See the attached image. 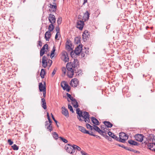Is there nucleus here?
<instances>
[{"mask_svg": "<svg viewBox=\"0 0 155 155\" xmlns=\"http://www.w3.org/2000/svg\"><path fill=\"white\" fill-rule=\"evenodd\" d=\"M84 25V21H78L77 22V28L80 30H82Z\"/></svg>", "mask_w": 155, "mask_h": 155, "instance_id": "10", "label": "nucleus"}, {"mask_svg": "<svg viewBox=\"0 0 155 155\" xmlns=\"http://www.w3.org/2000/svg\"><path fill=\"white\" fill-rule=\"evenodd\" d=\"M56 31L57 32V33H59V32H60V28H59V26H58H58L56 27Z\"/></svg>", "mask_w": 155, "mask_h": 155, "instance_id": "57", "label": "nucleus"}, {"mask_svg": "<svg viewBox=\"0 0 155 155\" xmlns=\"http://www.w3.org/2000/svg\"><path fill=\"white\" fill-rule=\"evenodd\" d=\"M44 86L43 85L42 83H39V88L40 92L46 91V83L45 82H44Z\"/></svg>", "mask_w": 155, "mask_h": 155, "instance_id": "11", "label": "nucleus"}, {"mask_svg": "<svg viewBox=\"0 0 155 155\" xmlns=\"http://www.w3.org/2000/svg\"><path fill=\"white\" fill-rule=\"evenodd\" d=\"M56 72V70H55V69H54L52 73V76H53L55 74Z\"/></svg>", "mask_w": 155, "mask_h": 155, "instance_id": "60", "label": "nucleus"}, {"mask_svg": "<svg viewBox=\"0 0 155 155\" xmlns=\"http://www.w3.org/2000/svg\"><path fill=\"white\" fill-rule=\"evenodd\" d=\"M49 7L50 8L49 10L51 12H56L57 8L56 5H52L51 4Z\"/></svg>", "mask_w": 155, "mask_h": 155, "instance_id": "16", "label": "nucleus"}, {"mask_svg": "<svg viewBox=\"0 0 155 155\" xmlns=\"http://www.w3.org/2000/svg\"><path fill=\"white\" fill-rule=\"evenodd\" d=\"M53 137L56 140H57L58 138V134L55 132H54L52 134Z\"/></svg>", "mask_w": 155, "mask_h": 155, "instance_id": "32", "label": "nucleus"}, {"mask_svg": "<svg viewBox=\"0 0 155 155\" xmlns=\"http://www.w3.org/2000/svg\"><path fill=\"white\" fill-rule=\"evenodd\" d=\"M61 86L63 90L69 92L71 89L70 87L65 81H63L61 83Z\"/></svg>", "mask_w": 155, "mask_h": 155, "instance_id": "2", "label": "nucleus"}, {"mask_svg": "<svg viewBox=\"0 0 155 155\" xmlns=\"http://www.w3.org/2000/svg\"><path fill=\"white\" fill-rule=\"evenodd\" d=\"M128 138V135L126 134L125 133L121 132L119 134V138H126V137Z\"/></svg>", "mask_w": 155, "mask_h": 155, "instance_id": "26", "label": "nucleus"}, {"mask_svg": "<svg viewBox=\"0 0 155 155\" xmlns=\"http://www.w3.org/2000/svg\"><path fill=\"white\" fill-rule=\"evenodd\" d=\"M88 35H87L86 34H84L83 33L82 35L83 36V41H84L85 42L87 40V38H88Z\"/></svg>", "mask_w": 155, "mask_h": 155, "instance_id": "31", "label": "nucleus"}, {"mask_svg": "<svg viewBox=\"0 0 155 155\" xmlns=\"http://www.w3.org/2000/svg\"><path fill=\"white\" fill-rule=\"evenodd\" d=\"M82 45H79L75 48L74 51V53L76 55H79L80 53L82 52Z\"/></svg>", "mask_w": 155, "mask_h": 155, "instance_id": "7", "label": "nucleus"}, {"mask_svg": "<svg viewBox=\"0 0 155 155\" xmlns=\"http://www.w3.org/2000/svg\"><path fill=\"white\" fill-rule=\"evenodd\" d=\"M83 34H86L88 35H89L88 34V32L87 30H85L83 32Z\"/></svg>", "mask_w": 155, "mask_h": 155, "instance_id": "64", "label": "nucleus"}, {"mask_svg": "<svg viewBox=\"0 0 155 155\" xmlns=\"http://www.w3.org/2000/svg\"><path fill=\"white\" fill-rule=\"evenodd\" d=\"M72 64L74 70L75 71L74 72H76V69H77L79 67V64L78 60L77 59H74Z\"/></svg>", "mask_w": 155, "mask_h": 155, "instance_id": "4", "label": "nucleus"}, {"mask_svg": "<svg viewBox=\"0 0 155 155\" xmlns=\"http://www.w3.org/2000/svg\"><path fill=\"white\" fill-rule=\"evenodd\" d=\"M12 149L15 150H18L19 149V147L15 144H14L12 146Z\"/></svg>", "mask_w": 155, "mask_h": 155, "instance_id": "34", "label": "nucleus"}, {"mask_svg": "<svg viewBox=\"0 0 155 155\" xmlns=\"http://www.w3.org/2000/svg\"><path fill=\"white\" fill-rule=\"evenodd\" d=\"M42 66L44 68L46 67L47 65V61L42 60Z\"/></svg>", "mask_w": 155, "mask_h": 155, "instance_id": "33", "label": "nucleus"}, {"mask_svg": "<svg viewBox=\"0 0 155 155\" xmlns=\"http://www.w3.org/2000/svg\"><path fill=\"white\" fill-rule=\"evenodd\" d=\"M47 128L48 130L49 131L51 132L53 130L52 126V124H49V125L47 126Z\"/></svg>", "mask_w": 155, "mask_h": 155, "instance_id": "36", "label": "nucleus"}, {"mask_svg": "<svg viewBox=\"0 0 155 155\" xmlns=\"http://www.w3.org/2000/svg\"><path fill=\"white\" fill-rule=\"evenodd\" d=\"M104 134H107L106 131L105 130L103 131V130H101V132L100 135L102 136L103 135H104Z\"/></svg>", "mask_w": 155, "mask_h": 155, "instance_id": "54", "label": "nucleus"}, {"mask_svg": "<svg viewBox=\"0 0 155 155\" xmlns=\"http://www.w3.org/2000/svg\"><path fill=\"white\" fill-rule=\"evenodd\" d=\"M66 67L68 71H72V70H74L73 67L71 62L68 63Z\"/></svg>", "mask_w": 155, "mask_h": 155, "instance_id": "18", "label": "nucleus"}, {"mask_svg": "<svg viewBox=\"0 0 155 155\" xmlns=\"http://www.w3.org/2000/svg\"><path fill=\"white\" fill-rule=\"evenodd\" d=\"M82 119L83 120V121L84 120L86 123L87 122L88 123H89L90 122V117L85 120H83V119Z\"/></svg>", "mask_w": 155, "mask_h": 155, "instance_id": "48", "label": "nucleus"}, {"mask_svg": "<svg viewBox=\"0 0 155 155\" xmlns=\"http://www.w3.org/2000/svg\"><path fill=\"white\" fill-rule=\"evenodd\" d=\"M72 147L73 148L72 151L73 152H74V153L75 152V150L78 151H80L81 150V148L76 145H73Z\"/></svg>", "mask_w": 155, "mask_h": 155, "instance_id": "23", "label": "nucleus"}, {"mask_svg": "<svg viewBox=\"0 0 155 155\" xmlns=\"http://www.w3.org/2000/svg\"><path fill=\"white\" fill-rule=\"evenodd\" d=\"M74 70L68 71L67 72V76L70 78H72L73 76L74 73Z\"/></svg>", "mask_w": 155, "mask_h": 155, "instance_id": "21", "label": "nucleus"}, {"mask_svg": "<svg viewBox=\"0 0 155 155\" xmlns=\"http://www.w3.org/2000/svg\"><path fill=\"white\" fill-rule=\"evenodd\" d=\"M66 45H72V44L71 43V41L70 40H68L67 41L66 43Z\"/></svg>", "mask_w": 155, "mask_h": 155, "instance_id": "53", "label": "nucleus"}, {"mask_svg": "<svg viewBox=\"0 0 155 155\" xmlns=\"http://www.w3.org/2000/svg\"><path fill=\"white\" fill-rule=\"evenodd\" d=\"M68 108L69 109L70 111H71L72 113L74 112L72 107L69 104L68 105Z\"/></svg>", "mask_w": 155, "mask_h": 155, "instance_id": "46", "label": "nucleus"}, {"mask_svg": "<svg viewBox=\"0 0 155 155\" xmlns=\"http://www.w3.org/2000/svg\"><path fill=\"white\" fill-rule=\"evenodd\" d=\"M75 42L76 44H78L80 43V40L78 37H75L74 39Z\"/></svg>", "mask_w": 155, "mask_h": 155, "instance_id": "38", "label": "nucleus"}, {"mask_svg": "<svg viewBox=\"0 0 155 155\" xmlns=\"http://www.w3.org/2000/svg\"><path fill=\"white\" fill-rule=\"evenodd\" d=\"M108 134L110 137L112 138L115 139L116 140H118V137H117L116 135H114V134L113 133L110 131H109L108 132Z\"/></svg>", "mask_w": 155, "mask_h": 155, "instance_id": "20", "label": "nucleus"}, {"mask_svg": "<svg viewBox=\"0 0 155 155\" xmlns=\"http://www.w3.org/2000/svg\"><path fill=\"white\" fill-rule=\"evenodd\" d=\"M81 153L82 155H88V154L85 153L83 150L81 151Z\"/></svg>", "mask_w": 155, "mask_h": 155, "instance_id": "55", "label": "nucleus"}, {"mask_svg": "<svg viewBox=\"0 0 155 155\" xmlns=\"http://www.w3.org/2000/svg\"><path fill=\"white\" fill-rule=\"evenodd\" d=\"M76 113L78 114V116L77 117L79 120L83 121L82 119L81 118V117H82V111H80L79 108H78L76 109Z\"/></svg>", "mask_w": 155, "mask_h": 155, "instance_id": "14", "label": "nucleus"}, {"mask_svg": "<svg viewBox=\"0 0 155 155\" xmlns=\"http://www.w3.org/2000/svg\"><path fill=\"white\" fill-rule=\"evenodd\" d=\"M47 58L45 56H44L42 57V60L47 61Z\"/></svg>", "mask_w": 155, "mask_h": 155, "instance_id": "59", "label": "nucleus"}, {"mask_svg": "<svg viewBox=\"0 0 155 155\" xmlns=\"http://www.w3.org/2000/svg\"><path fill=\"white\" fill-rule=\"evenodd\" d=\"M62 113L66 117H69V114L68 110L64 107H62Z\"/></svg>", "mask_w": 155, "mask_h": 155, "instance_id": "12", "label": "nucleus"}, {"mask_svg": "<svg viewBox=\"0 0 155 155\" xmlns=\"http://www.w3.org/2000/svg\"><path fill=\"white\" fill-rule=\"evenodd\" d=\"M127 138H119V139H118V141L120 142H121L124 143H125V140L127 139Z\"/></svg>", "mask_w": 155, "mask_h": 155, "instance_id": "40", "label": "nucleus"}, {"mask_svg": "<svg viewBox=\"0 0 155 155\" xmlns=\"http://www.w3.org/2000/svg\"><path fill=\"white\" fill-rule=\"evenodd\" d=\"M90 117L89 113L86 111H84L83 114H82V117H81L84 119V120H85Z\"/></svg>", "mask_w": 155, "mask_h": 155, "instance_id": "24", "label": "nucleus"}, {"mask_svg": "<svg viewBox=\"0 0 155 155\" xmlns=\"http://www.w3.org/2000/svg\"><path fill=\"white\" fill-rule=\"evenodd\" d=\"M148 139H149V142H152V143H153V144L155 145V142H154V141H155V140L153 137V138H148Z\"/></svg>", "mask_w": 155, "mask_h": 155, "instance_id": "44", "label": "nucleus"}, {"mask_svg": "<svg viewBox=\"0 0 155 155\" xmlns=\"http://www.w3.org/2000/svg\"><path fill=\"white\" fill-rule=\"evenodd\" d=\"M72 45H66V47L68 51H71L73 50V49L71 48Z\"/></svg>", "mask_w": 155, "mask_h": 155, "instance_id": "37", "label": "nucleus"}, {"mask_svg": "<svg viewBox=\"0 0 155 155\" xmlns=\"http://www.w3.org/2000/svg\"><path fill=\"white\" fill-rule=\"evenodd\" d=\"M47 116L48 119V122L49 123V124H51L52 123V121L50 119V116L49 115V113L48 112H47Z\"/></svg>", "mask_w": 155, "mask_h": 155, "instance_id": "35", "label": "nucleus"}, {"mask_svg": "<svg viewBox=\"0 0 155 155\" xmlns=\"http://www.w3.org/2000/svg\"><path fill=\"white\" fill-rule=\"evenodd\" d=\"M82 72V71L81 70H78V69H76V72H74V73H77L78 74V75H79L80 74H81Z\"/></svg>", "mask_w": 155, "mask_h": 155, "instance_id": "50", "label": "nucleus"}, {"mask_svg": "<svg viewBox=\"0 0 155 155\" xmlns=\"http://www.w3.org/2000/svg\"><path fill=\"white\" fill-rule=\"evenodd\" d=\"M93 126L94 127L93 129H94V130L95 131L97 132L100 134L101 132V130L97 126V125H94Z\"/></svg>", "mask_w": 155, "mask_h": 155, "instance_id": "28", "label": "nucleus"}, {"mask_svg": "<svg viewBox=\"0 0 155 155\" xmlns=\"http://www.w3.org/2000/svg\"><path fill=\"white\" fill-rule=\"evenodd\" d=\"M144 136L143 134H137L135 135L134 137L136 140L137 141L142 142Z\"/></svg>", "mask_w": 155, "mask_h": 155, "instance_id": "9", "label": "nucleus"}, {"mask_svg": "<svg viewBox=\"0 0 155 155\" xmlns=\"http://www.w3.org/2000/svg\"><path fill=\"white\" fill-rule=\"evenodd\" d=\"M134 153H139L140 152L138 151L135 150L133 149H132V151Z\"/></svg>", "mask_w": 155, "mask_h": 155, "instance_id": "61", "label": "nucleus"}, {"mask_svg": "<svg viewBox=\"0 0 155 155\" xmlns=\"http://www.w3.org/2000/svg\"><path fill=\"white\" fill-rule=\"evenodd\" d=\"M78 128L79 130L84 133L86 131V129L82 126H78Z\"/></svg>", "mask_w": 155, "mask_h": 155, "instance_id": "30", "label": "nucleus"}, {"mask_svg": "<svg viewBox=\"0 0 155 155\" xmlns=\"http://www.w3.org/2000/svg\"><path fill=\"white\" fill-rule=\"evenodd\" d=\"M45 51L44 50H40V56L41 57L45 53Z\"/></svg>", "mask_w": 155, "mask_h": 155, "instance_id": "47", "label": "nucleus"}, {"mask_svg": "<svg viewBox=\"0 0 155 155\" xmlns=\"http://www.w3.org/2000/svg\"><path fill=\"white\" fill-rule=\"evenodd\" d=\"M90 14L89 13L88 11H86L83 16L82 20L84 21H88L89 19Z\"/></svg>", "mask_w": 155, "mask_h": 155, "instance_id": "15", "label": "nucleus"}, {"mask_svg": "<svg viewBox=\"0 0 155 155\" xmlns=\"http://www.w3.org/2000/svg\"><path fill=\"white\" fill-rule=\"evenodd\" d=\"M61 59L65 62H68L69 61L68 54L65 51L62 52Z\"/></svg>", "mask_w": 155, "mask_h": 155, "instance_id": "5", "label": "nucleus"}, {"mask_svg": "<svg viewBox=\"0 0 155 155\" xmlns=\"http://www.w3.org/2000/svg\"><path fill=\"white\" fill-rule=\"evenodd\" d=\"M8 143H9V145H12L13 143V142L11 139H10L8 140Z\"/></svg>", "mask_w": 155, "mask_h": 155, "instance_id": "49", "label": "nucleus"}, {"mask_svg": "<svg viewBox=\"0 0 155 155\" xmlns=\"http://www.w3.org/2000/svg\"><path fill=\"white\" fill-rule=\"evenodd\" d=\"M59 138L64 143H66L68 142V140L66 139H64V138L62 137H59Z\"/></svg>", "mask_w": 155, "mask_h": 155, "instance_id": "43", "label": "nucleus"}, {"mask_svg": "<svg viewBox=\"0 0 155 155\" xmlns=\"http://www.w3.org/2000/svg\"><path fill=\"white\" fill-rule=\"evenodd\" d=\"M51 117H52V118L53 120L55 122L56 124H57L58 122L55 119L53 115L52 114V113L51 114Z\"/></svg>", "mask_w": 155, "mask_h": 155, "instance_id": "51", "label": "nucleus"}, {"mask_svg": "<svg viewBox=\"0 0 155 155\" xmlns=\"http://www.w3.org/2000/svg\"><path fill=\"white\" fill-rule=\"evenodd\" d=\"M43 92V97H46V91H42Z\"/></svg>", "mask_w": 155, "mask_h": 155, "instance_id": "62", "label": "nucleus"}, {"mask_svg": "<svg viewBox=\"0 0 155 155\" xmlns=\"http://www.w3.org/2000/svg\"><path fill=\"white\" fill-rule=\"evenodd\" d=\"M45 74V69H42L41 70V71L40 73V76H41V78L43 79L44 78Z\"/></svg>", "mask_w": 155, "mask_h": 155, "instance_id": "27", "label": "nucleus"}, {"mask_svg": "<svg viewBox=\"0 0 155 155\" xmlns=\"http://www.w3.org/2000/svg\"><path fill=\"white\" fill-rule=\"evenodd\" d=\"M78 81L76 79H72L71 81L70 85L71 86L73 87H76L78 84Z\"/></svg>", "mask_w": 155, "mask_h": 155, "instance_id": "13", "label": "nucleus"}, {"mask_svg": "<svg viewBox=\"0 0 155 155\" xmlns=\"http://www.w3.org/2000/svg\"><path fill=\"white\" fill-rule=\"evenodd\" d=\"M124 149H126L127 150H128L130 151H132V149L131 148H129L127 147H124Z\"/></svg>", "mask_w": 155, "mask_h": 155, "instance_id": "56", "label": "nucleus"}, {"mask_svg": "<svg viewBox=\"0 0 155 155\" xmlns=\"http://www.w3.org/2000/svg\"><path fill=\"white\" fill-rule=\"evenodd\" d=\"M144 143L145 144H147L148 147L150 150L155 151V145L153 144V143L149 142V139H147V142L145 141Z\"/></svg>", "mask_w": 155, "mask_h": 155, "instance_id": "1", "label": "nucleus"}, {"mask_svg": "<svg viewBox=\"0 0 155 155\" xmlns=\"http://www.w3.org/2000/svg\"><path fill=\"white\" fill-rule=\"evenodd\" d=\"M55 51V48L54 46L53 48L52 51L51 52V54H54Z\"/></svg>", "mask_w": 155, "mask_h": 155, "instance_id": "58", "label": "nucleus"}, {"mask_svg": "<svg viewBox=\"0 0 155 155\" xmlns=\"http://www.w3.org/2000/svg\"><path fill=\"white\" fill-rule=\"evenodd\" d=\"M62 21V18L61 17H59L57 20V23L58 26L61 24Z\"/></svg>", "mask_w": 155, "mask_h": 155, "instance_id": "41", "label": "nucleus"}, {"mask_svg": "<svg viewBox=\"0 0 155 155\" xmlns=\"http://www.w3.org/2000/svg\"><path fill=\"white\" fill-rule=\"evenodd\" d=\"M103 123L107 127L111 128L113 126L112 124L108 121H104Z\"/></svg>", "mask_w": 155, "mask_h": 155, "instance_id": "25", "label": "nucleus"}, {"mask_svg": "<svg viewBox=\"0 0 155 155\" xmlns=\"http://www.w3.org/2000/svg\"><path fill=\"white\" fill-rule=\"evenodd\" d=\"M54 26L53 24H51L48 26V31H49L50 32L52 31L54 28Z\"/></svg>", "mask_w": 155, "mask_h": 155, "instance_id": "29", "label": "nucleus"}, {"mask_svg": "<svg viewBox=\"0 0 155 155\" xmlns=\"http://www.w3.org/2000/svg\"><path fill=\"white\" fill-rule=\"evenodd\" d=\"M72 145L68 144L66 145L65 147V149L66 150V151L70 154H72L74 153L73 152V148L72 147Z\"/></svg>", "mask_w": 155, "mask_h": 155, "instance_id": "6", "label": "nucleus"}, {"mask_svg": "<svg viewBox=\"0 0 155 155\" xmlns=\"http://www.w3.org/2000/svg\"><path fill=\"white\" fill-rule=\"evenodd\" d=\"M45 35V38L46 40L49 41L51 36V32L49 31H47L46 32Z\"/></svg>", "mask_w": 155, "mask_h": 155, "instance_id": "19", "label": "nucleus"}, {"mask_svg": "<svg viewBox=\"0 0 155 155\" xmlns=\"http://www.w3.org/2000/svg\"><path fill=\"white\" fill-rule=\"evenodd\" d=\"M66 95L73 103H75V104L74 105V107L75 108H77L79 105L78 103L77 102L76 100L73 97L71 96V95L68 93H67Z\"/></svg>", "mask_w": 155, "mask_h": 155, "instance_id": "3", "label": "nucleus"}, {"mask_svg": "<svg viewBox=\"0 0 155 155\" xmlns=\"http://www.w3.org/2000/svg\"><path fill=\"white\" fill-rule=\"evenodd\" d=\"M91 118L92 123L94 124V125H99L100 124L99 121L95 117H91Z\"/></svg>", "mask_w": 155, "mask_h": 155, "instance_id": "17", "label": "nucleus"}, {"mask_svg": "<svg viewBox=\"0 0 155 155\" xmlns=\"http://www.w3.org/2000/svg\"><path fill=\"white\" fill-rule=\"evenodd\" d=\"M86 127L87 129H90L91 130H92L93 129V127L90 124H86Z\"/></svg>", "mask_w": 155, "mask_h": 155, "instance_id": "39", "label": "nucleus"}, {"mask_svg": "<svg viewBox=\"0 0 155 155\" xmlns=\"http://www.w3.org/2000/svg\"><path fill=\"white\" fill-rule=\"evenodd\" d=\"M128 142L131 145L138 146L139 145V143H138L132 140H128Z\"/></svg>", "mask_w": 155, "mask_h": 155, "instance_id": "22", "label": "nucleus"}, {"mask_svg": "<svg viewBox=\"0 0 155 155\" xmlns=\"http://www.w3.org/2000/svg\"><path fill=\"white\" fill-rule=\"evenodd\" d=\"M62 72L65 74L66 72V69L65 67L62 68Z\"/></svg>", "mask_w": 155, "mask_h": 155, "instance_id": "52", "label": "nucleus"}, {"mask_svg": "<svg viewBox=\"0 0 155 155\" xmlns=\"http://www.w3.org/2000/svg\"><path fill=\"white\" fill-rule=\"evenodd\" d=\"M46 102L44 98H42L41 99V104Z\"/></svg>", "mask_w": 155, "mask_h": 155, "instance_id": "63", "label": "nucleus"}, {"mask_svg": "<svg viewBox=\"0 0 155 155\" xmlns=\"http://www.w3.org/2000/svg\"><path fill=\"white\" fill-rule=\"evenodd\" d=\"M45 48L46 49H48V45L47 44H45V45H44L43 47L41 49V50L45 51Z\"/></svg>", "mask_w": 155, "mask_h": 155, "instance_id": "42", "label": "nucleus"}, {"mask_svg": "<svg viewBox=\"0 0 155 155\" xmlns=\"http://www.w3.org/2000/svg\"><path fill=\"white\" fill-rule=\"evenodd\" d=\"M41 107L44 109L45 110L47 109V106L46 102H44L41 104Z\"/></svg>", "mask_w": 155, "mask_h": 155, "instance_id": "45", "label": "nucleus"}, {"mask_svg": "<svg viewBox=\"0 0 155 155\" xmlns=\"http://www.w3.org/2000/svg\"><path fill=\"white\" fill-rule=\"evenodd\" d=\"M48 19L49 22L51 24H54L55 22V17L53 15L50 14L49 15Z\"/></svg>", "mask_w": 155, "mask_h": 155, "instance_id": "8", "label": "nucleus"}]
</instances>
